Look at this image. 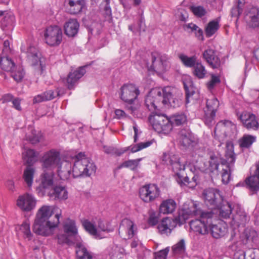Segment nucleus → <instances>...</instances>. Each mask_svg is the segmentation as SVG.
I'll return each mask as SVG.
<instances>
[{"mask_svg":"<svg viewBox=\"0 0 259 259\" xmlns=\"http://www.w3.org/2000/svg\"><path fill=\"white\" fill-rule=\"evenodd\" d=\"M182 93L178 89L167 86L162 90L159 89L151 90L146 96L145 105L151 113H159L158 108L160 103L165 107L177 108L182 104Z\"/></svg>","mask_w":259,"mask_h":259,"instance_id":"1","label":"nucleus"},{"mask_svg":"<svg viewBox=\"0 0 259 259\" xmlns=\"http://www.w3.org/2000/svg\"><path fill=\"white\" fill-rule=\"evenodd\" d=\"M62 210L54 206L44 205L37 210L32 227L34 233L43 236L52 235L60 224Z\"/></svg>","mask_w":259,"mask_h":259,"instance_id":"2","label":"nucleus"},{"mask_svg":"<svg viewBox=\"0 0 259 259\" xmlns=\"http://www.w3.org/2000/svg\"><path fill=\"white\" fill-rule=\"evenodd\" d=\"M96 166L93 161L86 157L84 153L75 155L73 166V177H90L95 173Z\"/></svg>","mask_w":259,"mask_h":259,"instance_id":"3","label":"nucleus"},{"mask_svg":"<svg viewBox=\"0 0 259 259\" xmlns=\"http://www.w3.org/2000/svg\"><path fill=\"white\" fill-rule=\"evenodd\" d=\"M226 147L225 163L221 165L222 170L220 172L222 182L224 184H227L230 180L231 173L234 170V164L236 160L233 143L231 141H227Z\"/></svg>","mask_w":259,"mask_h":259,"instance_id":"4","label":"nucleus"},{"mask_svg":"<svg viewBox=\"0 0 259 259\" xmlns=\"http://www.w3.org/2000/svg\"><path fill=\"white\" fill-rule=\"evenodd\" d=\"M120 91V98L126 103V108L132 114H135L138 106L134 103L140 94L138 88L133 84H125L121 87Z\"/></svg>","mask_w":259,"mask_h":259,"instance_id":"5","label":"nucleus"},{"mask_svg":"<svg viewBox=\"0 0 259 259\" xmlns=\"http://www.w3.org/2000/svg\"><path fill=\"white\" fill-rule=\"evenodd\" d=\"M148 121L153 130L158 133L168 134L172 131V125L168 118L163 114L159 113H151Z\"/></svg>","mask_w":259,"mask_h":259,"instance_id":"6","label":"nucleus"},{"mask_svg":"<svg viewBox=\"0 0 259 259\" xmlns=\"http://www.w3.org/2000/svg\"><path fill=\"white\" fill-rule=\"evenodd\" d=\"M213 216L211 211L203 213L200 219L192 220L190 223V229L198 235H206L209 233V226L211 225V219Z\"/></svg>","mask_w":259,"mask_h":259,"instance_id":"7","label":"nucleus"},{"mask_svg":"<svg viewBox=\"0 0 259 259\" xmlns=\"http://www.w3.org/2000/svg\"><path fill=\"white\" fill-rule=\"evenodd\" d=\"M41 161L44 169L53 171L62 162L60 153L57 150L51 149L44 153Z\"/></svg>","mask_w":259,"mask_h":259,"instance_id":"8","label":"nucleus"},{"mask_svg":"<svg viewBox=\"0 0 259 259\" xmlns=\"http://www.w3.org/2000/svg\"><path fill=\"white\" fill-rule=\"evenodd\" d=\"M62 30L58 26H50L45 29V41L51 47L59 46L62 41Z\"/></svg>","mask_w":259,"mask_h":259,"instance_id":"9","label":"nucleus"},{"mask_svg":"<svg viewBox=\"0 0 259 259\" xmlns=\"http://www.w3.org/2000/svg\"><path fill=\"white\" fill-rule=\"evenodd\" d=\"M162 158V161L166 164L171 166L172 170L175 173V179L177 181L179 176L184 177L181 172H184L185 169V164L180 161V159L177 155L172 153H164Z\"/></svg>","mask_w":259,"mask_h":259,"instance_id":"10","label":"nucleus"},{"mask_svg":"<svg viewBox=\"0 0 259 259\" xmlns=\"http://www.w3.org/2000/svg\"><path fill=\"white\" fill-rule=\"evenodd\" d=\"M21 49L26 54L27 59L31 65L34 67L38 66L42 73L45 66L42 64L41 54L38 49L31 45L26 48L24 44L22 45Z\"/></svg>","mask_w":259,"mask_h":259,"instance_id":"11","label":"nucleus"},{"mask_svg":"<svg viewBox=\"0 0 259 259\" xmlns=\"http://www.w3.org/2000/svg\"><path fill=\"white\" fill-rule=\"evenodd\" d=\"M203 197L205 204L212 209H216L224 200L220 191L213 188L205 190L203 193Z\"/></svg>","mask_w":259,"mask_h":259,"instance_id":"12","label":"nucleus"},{"mask_svg":"<svg viewBox=\"0 0 259 259\" xmlns=\"http://www.w3.org/2000/svg\"><path fill=\"white\" fill-rule=\"evenodd\" d=\"M237 115L245 128L248 130H259V118L255 114L250 112L243 111L238 113Z\"/></svg>","mask_w":259,"mask_h":259,"instance_id":"13","label":"nucleus"},{"mask_svg":"<svg viewBox=\"0 0 259 259\" xmlns=\"http://www.w3.org/2000/svg\"><path fill=\"white\" fill-rule=\"evenodd\" d=\"M160 195V190L155 184H148L142 186L139 190L140 198L145 202H153Z\"/></svg>","mask_w":259,"mask_h":259,"instance_id":"14","label":"nucleus"},{"mask_svg":"<svg viewBox=\"0 0 259 259\" xmlns=\"http://www.w3.org/2000/svg\"><path fill=\"white\" fill-rule=\"evenodd\" d=\"M153 143V141H148L145 142H141L131 145L124 149H117L112 147L104 146L103 149L105 153L110 154H115L120 156L126 151L130 150L132 153L137 152L142 149L150 146Z\"/></svg>","mask_w":259,"mask_h":259,"instance_id":"15","label":"nucleus"},{"mask_svg":"<svg viewBox=\"0 0 259 259\" xmlns=\"http://www.w3.org/2000/svg\"><path fill=\"white\" fill-rule=\"evenodd\" d=\"M168 59V56L165 54L161 55L156 52H152L151 69L159 73L164 72L166 70Z\"/></svg>","mask_w":259,"mask_h":259,"instance_id":"16","label":"nucleus"},{"mask_svg":"<svg viewBox=\"0 0 259 259\" xmlns=\"http://www.w3.org/2000/svg\"><path fill=\"white\" fill-rule=\"evenodd\" d=\"M54 172L53 171H45L41 176L40 183L37 189L38 193L44 195L48 194L53 185Z\"/></svg>","mask_w":259,"mask_h":259,"instance_id":"17","label":"nucleus"},{"mask_svg":"<svg viewBox=\"0 0 259 259\" xmlns=\"http://www.w3.org/2000/svg\"><path fill=\"white\" fill-rule=\"evenodd\" d=\"M202 55L203 59L210 67L213 69L221 67L222 62L215 49L208 48L203 52Z\"/></svg>","mask_w":259,"mask_h":259,"instance_id":"18","label":"nucleus"},{"mask_svg":"<svg viewBox=\"0 0 259 259\" xmlns=\"http://www.w3.org/2000/svg\"><path fill=\"white\" fill-rule=\"evenodd\" d=\"M137 232V225L133 221L128 219H124L121 221L119 228V233L121 236L125 233L127 238H131L135 237Z\"/></svg>","mask_w":259,"mask_h":259,"instance_id":"19","label":"nucleus"},{"mask_svg":"<svg viewBox=\"0 0 259 259\" xmlns=\"http://www.w3.org/2000/svg\"><path fill=\"white\" fill-rule=\"evenodd\" d=\"M36 200L34 196L28 193L20 196L17 200V205L22 210L30 211L36 205Z\"/></svg>","mask_w":259,"mask_h":259,"instance_id":"20","label":"nucleus"},{"mask_svg":"<svg viewBox=\"0 0 259 259\" xmlns=\"http://www.w3.org/2000/svg\"><path fill=\"white\" fill-rule=\"evenodd\" d=\"M182 211L183 214L186 215L185 219H187L190 216H200L202 213L207 212L202 211L199 207V203L194 201L185 203L183 205Z\"/></svg>","mask_w":259,"mask_h":259,"instance_id":"21","label":"nucleus"},{"mask_svg":"<svg viewBox=\"0 0 259 259\" xmlns=\"http://www.w3.org/2000/svg\"><path fill=\"white\" fill-rule=\"evenodd\" d=\"M57 174L60 179L68 180L73 177V167L68 161H62L57 166Z\"/></svg>","mask_w":259,"mask_h":259,"instance_id":"22","label":"nucleus"},{"mask_svg":"<svg viewBox=\"0 0 259 259\" xmlns=\"http://www.w3.org/2000/svg\"><path fill=\"white\" fill-rule=\"evenodd\" d=\"M82 225L84 230L94 238L101 239L104 238L102 233H100L97 229L96 220H84L82 221Z\"/></svg>","mask_w":259,"mask_h":259,"instance_id":"23","label":"nucleus"},{"mask_svg":"<svg viewBox=\"0 0 259 259\" xmlns=\"http://www.w3.org/2000/svg\"><path fill=\"white\" fill-rule=\"evenodd\" d=\"M209 233L215 238L224 236L227 233V225L225 222L220 221L217 224H213L211 219V225L209 226Z\"/></svg>","mask_w":259,"mask_h":259,"instance_id":"24","label":"nucleus"},{"mask_svg":"<svg viewBox=\"0 0 259 259\" xmlns=\"http://www.w3.org/2000/svg\"><path fill=\"white\" fill-rule=\"evenodd\" d=\"M0 23L3 30L12 29L15 23L13 13L9 11H0Z\"/></svg>","mask_w":259,"mask_h":259,"instance_id":"25","label":"nucleus"},{"mask_svg":"<svg viewBox=\"0 0 259 259\" xmlns=\"http://www.w3.org/2000/svg\"><path fill=\"white\" fill-rule=\"evenodd\" d=\"M68 194L65 187L57 186L48 192V195L54 200H64L68 198Z\"/></svg>","mask_w":259,"mask_h":259,"instance_id":"26","label":"nucleus"},{"mask_svg":"<svg viewBox=\"0 0 259 259\" xmlns=\"http://www.w3.org/2000/svg\"><path fill=\"white\" fill-rule=\"evenodd\" d=\"M79 24L75 19H70L64 24L65 34L69 37H74L78 33Z\"/></svg>","mask_w":259,"mask_h":259,"instance_id":"27","label":"nucleus"},{"mask_svg":"<svg viewBox=\"0 0 259 259\" xmlns=\"http://www.w3.org/2000/svg\"><path fill=\"white\" fill-rule=\"evenodd\" d=\"M183 82L186 92V102L188 104L190 102V99L195 93V88L190 76H184Z\"/></svg>","mask_w":259,"mask_h":259,"instance_id":"28","label":"nucleus"},{"mask_svg":"<svg viewBox=\"0 0 259 259\" xmlns=\"http://www.w3.org/2000/svg\"><path fill=\"white\" fill-rule=\"evenodd\" d=\"M85 73L84 67H80L78 69L73 72L70 73L67 79L68 88L71 89L75 83L80 79Z\"/></svg>","mask_w":259,"mask_h":259,"instance_id":"29","label":"nucleus"},{"mask_svg":"<svg viewBox=\"0 0 259 259\" xmlns=\"http://www.w3.org/2000/svg\"><path fill=\"white\" fill-rule=\"evenodd\" d=\"M179 141L182 145L187 147L195 142V138L189 131L182 130L179 133Z\"/></svg>","mask_w":259,"mask_h":259,"instance_id":"30","label":"nucleus"},{"mask_svg":"<svg viewBox=\"0 0 259 259\" xmlns=\"http://www.w3.org/2000/svg\"><path fill=\"white\" fill-rule=\"evenodd\" d=\"M69 12L76 14L80 12L85 7V0H67Z\"/></svg>","mask_w":259,"mask_h":259,"instance_id":"31","label":"nucleus"},{"mask_svg":"<svg viewBox=\"0 0 259 259\" xmlns=\"http://www.w3.org/2000/svg\"><path fill=\"white\" fill-rule=\"evenodd\" d=\"M247 19H249L250 25L252 27L259 26V9L256 7H252L246 14Z\"/></svg>","mask_w":259,"mask_h":259,"instance_id":"32","label":"nucleus"},{"mask_svg":"<svg viewBox=\"0 0 259 259\" xmlns=\"http://www.w3.org/2000/svg\"><path fill=\"white\" fill-rule=\"evenodd\" d=\"M246 184L252 191L256 192L259 190V164L257 165L255 174L246 180Z\"/></svg>","mask_w":259,"mask_h":259,"instance_id":"33","label":"nucleus"},{"mask_svg":"<svg viewBox=\"0 0 259 259\" xmlns=\"http://www.w3.org/2000/svg\"><path fill=\"white\" fill-rule=\"evenodd\" d=\"M204 167H198L201 171L205 172H213L214 171H218L219 163L218 159L213 156H211L210 159L204 162Z\"/></svg>","mask_w":259,"mask_h":259,"instance_id":"34","label":"nucleus"},{"mask_svg":"<svg viewBox=\"0 0 259 259\" xmlns=\"http://www.w3.org/2000/svg\"><path fill=\"white\" fill-rule=\"evenodd\" d=\"M176 203L172 199H168L162 201L159 207V211L163 214L172 213L176 209Z\"/></svg>","mask_w":259,"mask_h":259,"instance_id":"35","label":"nucleus"},{"mask_svg":"<svg viewBox=\"0 0 259 259\" xmlns=\"http://www.w3.org/2000/svg\"><path fill=\"white\" fill-rule=\"evenodd\" d=\"M248 221V217L246 212L242 209L239 208L233 215L231 224L232 225L240 226L244 225Z\"/></svg>","mask_w":259,"mask_h":259,"instance_id":"36","label":"nucleus"},{"mask_svg":"<svg viewBox=\"0 0 259 259\" xmlns=\"http://www.w3.org/2000/svg\"><path fill=\"white\" fill-rule=\"evenodd\" d=\"M198 181L199 177L196 174L194 175L191 181H189V179L187 176H179L177 179V182L181 187L186 186L191 189L194 188L197 186Z\"/></svg>","mask_w":259,"mask_h":259,"instance_id":"37","label":"nucleus"},{"mask_svg":"<svg viewBox=\"0 0 259 259\" xmlns=\"http://www.w3.org/2000/svg\"><path fill=\"white\" fill-rule=\"evenodd\" d=\"M227 128L226 126L222 122L218 123L214 128V138L218 139L220 142L219 146L221 145L228 136L226 133Z\"/></svg>","mask_w":259,"mask_h":259,"instance_id":"38","label":"nucleus"},{"mask_svg":"<svg viewBox=\"0 0 259 259\" xmlns=\"http://www.w3.org/2000/svg\"><path fill=\"white\" fill-rule=\"evenodd\" d=\"M63 228L64 232L73 237H77V229L74 220L67 219L64 224Z\"/></svg>","mask_w":259,"mask_h":259,"instance_id":"39","label":"nucleus"},{"mask_svg":"<svg viewBox=\"0 0 259 259\" xmlns=\"http://www.w3.org/2000/svg\"><path fill=\"white\" fill-rule=\"evenodd\" d=\"M76 247V253L77 259H93L92 253L88 250L82 243H77Z\"/></svg>","mask_w":259,"mask_h":259,"instance_id":"40","label":"nucleus"},{"mask_svg":"<svg viewBox=\"0 0 259 259\" xmlns=\"http://www.w3.org/2000/svg\"><path fill=\"white\" fill-rule=\"evenodd\" d=\"M256 139L254 136L245 134L238 141L239 146L242 149L249 148L256 141Z\"/></svg>","mask_w":259,"mask_h":259,"instance_id":"41","label":"nucleus"},{"mask_svg":"<svg viewBox=\"0 0 259 259\" xmlns=\"http://www.w3.org/2000/svg\"><path fill=\"white\" fill-rule=\"evenodd\" d=\"M159 232L161 234L168 235L171 233L173 229L171 226V220L166 218L162 220L161 222L157 226Z\"/></svg>","mask_w":259,"mask_h":259,"instance_id":"42","label":"nucleus"},{"mask_svg":"<svg viewBox=\"0 0 259 259\" xmlns=\"http://www.w3.org/2000/svg\"><path fill=\"white\" fill-rule=\"evenodd\" d=\"M220 209L219 215L223 219H228L230 217L232 213V208L230 203L223 200L222 204L217 207Z\"/></svg>","mask_w":259,"mask_h":259,"instance_id":"43","label":"nucleus"},{"mask_svg":"<svg viewBox=\"0 0 259 259\" xmlns=\"http://www.w3.org/2000/svg\"><path fill=\"white\" fill-rule=\"evenodd\" d=\"M220 28L219 21L214 20L208 22L205 28V35L207 37H210L214 34Z\"/></svg>","mask_w":259,"mask_h":259,"instance_id":"44","label":"nucleus"},{"mask_svg":"<svg viewBox=\"0 0 259 259\" xmlns=\"http://www.w3.org/2000/svg\"><path fill=\"white\" fill-rule=\"evenodd\" d=\"M179 58L183 65L187 67H194L197 62V58L195 55L189 57L184 54L179 55Z\"/></svg>","mask_w":259,"mask_h":259,"instance_id":"45","label":"nucleus"},{"mask_svg":"<svg viewBox=\"0 0 259 259\" xmlns=\"http://www.w3.org/2000/svg\"><path fill=\"white\" fill-rule=\"evenodd\" d=\"M187 116L184 113L175 114L168 118L172 127L173 125L179 126L184 124L187 121Z\"/></svg>","mask_w":259,"mask_h":259,"instance_id":"46","label":"nucleus"},{"mask_svg":"<svg viewBox=\"0 0 259 259\" xmlns=\"http://www.w3.org/2000/svg\"><path fill=\"white\" fill-rule=\"evenodd\" d=\"M97 229L102 233L103 232L109 233L113 231V229L109 221H103L101 219H96Z\"/></svg>","mask_w":259,"mask_h":259,"instance_id":"47","label":"nucleus"},{"mask_svg":"<svg viewBox=\"0 0 259 259\" xmlns=\"http://www.w3.org/2000/svg\"><path fill=\"white\" fill-rule=\"evenodd\" d=\"M0 66L3 70L11 72L15 67V64L11 58L8 57H1Z\"/></svg>","mask_w":259,"mask_h":259,"instance_id":"48","label":"nucleus"},{"mask_svg":"<svg viewBox=\"0 0 259 259\" xmlns=\"http://www.w3.org/2000/svg\"><path fill=\"white\" fill-rule=\"evenodd\" d=\"M37 153L33 149H28L24 150L22 153V157L25 162L30 165L35 161Z\"/></svg>","mask_w":259,"mask_h":259,"instance_id":"49","label":"nucleus"},{"mask_svg":"<svg viewBox=\"0 0 259 259\" xmlns=\"http://www.w3.org/2000/svg\"><path fill=\"white\" fill-rule=\"evenodd\" d=\"M25 75V71L22 66H15L11 71V76L17 82H20Z\"/></svg>","mask_w":259,"mask_h":259,"instance_id":"50","label":"nucleus"},{"mask_svg":"<svg viewBox=\"0 0 259 259\" xmlns=\"http://www.w3.org/2000/svg\"><path fill=\"white\" fill-rule=\"evenodd\" d=\"M34 169L30 166H27L24 171L23 178L28 187H31L33 183Z\"/></svg>","mask_w":259,"mask_h":259,"instance_id":"51","label":"nucleus"},{"mask_svg":"<svg viewBox=\"0 0 259 259\" xmlns=\"http://www.w3.org/2000/svg\"><path fill=\"white\" fill-rule=\"evenodd\" d=\"M172 251L175 255H182L186 252V243L184 239H181L172 247Z\"/></svg>","mask_w":259,"mask_h":259,"instance_id":"52","label":"nucleus"},{"mask_svg":"<svg viewBox=\"0 0 259 259\" xmlns=\"http://www.w3.org/2000/svg\"><path fill=\"white\" fill-rule=\"evenodd\" d=\"M19 233L22 234L25 239L31 240L33 235L30 231L29 223L27 222H23L19 227Z\"/></svg>","mask_w":259,"mask_h":259,"instance_id":"53","label":"nucleus"},{"mask_svg":"<svg viewBox=\"0 0 259 259\" xmlns=\"http://www.w3.org/2000/svg\"><path fill=\"white\" fill-rule=\"evenodd\" d=\"M194 75L199 79L204 78L207 73L205 66L200 62H198L193 67Z\"/></svg>","mask_w":259,"mask_h":259,"instance_id":"54","label":"nucleus"},{"mask_svg":"<svg viewBox=\"0 0 259 259\" xmlns=\"http://www.w3.org/2000/svg\"><path fill=\"white\" fill-rule=\"evenodd\" d=\"M109 4L110 0H104L101 5L105 19L108 21H110L112 19V11Z\"/></svg>","mask_w":259,"mask_h":259,"instance_id":"55","label":"nucleus"},{"mask_svg":"<svg viewBox=\"0 0 259 259\" xmlns=\"http://www.w3.org/2000/svg\"><path fill=\"white\" fill-rule=\"evenodd\" d=\"M141 160L142 158H138L125 161L121 163V164L119 166V168H121L122 167H126L130 168L132 170H135L137 169Z\"/></svg>","mask_w":259,"mask_h":259,"instance_id":"56","label":"nucleus"},{"mask_svg":"<svg viewBox=\"0 0 259 259\" xmlns=\"http://www.w3.org/2000/svg\"><path fill=\"white\" fill-rule=\"evenodd\" d=\"M219 106V102L218 99L213 97L207 99L206 101V109L208 111L215 112Z\"/></svg>","mask_w":259,"mask_h":259,"instance_id":"57","label":"nucleus"},{"mask_svg":"<svg viewBox=\"0 0 259 259\" xmlns=\"http://www.w3.org/2000/svg\"><path fill=\"white\" fill-rule=\"evenodd\" d=\"M73 237L70 235L59 234L57 236L58 242L60 244H66L71 245L75 243V241L72 240Z\"/></svg>","mask_w":259,"mask_h":259,"instance_id":"58","label":"nucleus"},{"mask_svg":"<svg viewBox=\"0 0 259 259\" xmlns=\"http://www.w3.org/2000/svg\"><path fill=\"white\" fill-rule=\"evenodd\" d=\"M42 137V134L39 131L32 130L31 133L26 136L27 140L32 144L38 143Z\"/></svg>","mask_w":259,"mask_h":259,"instance_id":"59","label":"nucleus"},{"mask_svg":"<svg viewBox=\"0 0 259 259\" xmlns=\"http://www.w3.org/2000/svg\"><path fill=\"white\" fill-rule=\"evenodd\" d=\"M190 10L193 14L198 18H201L205 15L206 11L204 8L201 6H192Z\"/></svg>","mask_w":259,"mask_h":259,"instance_id":"60","label":"nucleus"},{"mask_svg":"<svg viewBox=\"0 0 259 259\" xmlns=\"http://www.w3.org/2000/svg\"><path fill=\"white\" fill-rule=\"evenodd\" d=\"M215 116V112L204 110V114L203 117V120L205 124L210 126L213 121Z\"/></svg>","mask_w":259,"mask_h":259,"instance_id":"61","label":"nucleus"},{"mask_svg":"<svg viewBox=\"0 0 259 259\" xmlns=\"http://www.w3.org/2000/svg\"><path fill=\"white\" fill-rule=\"evenodd\" d=\"M243 4L240 2H238V5L232 8L231 12L232 17H238L240 14L242 12Z\"/></svg>","mask_w":259,"mask_h":259,"instance_id":"62","label":"nucleus"},{"mask_svg":"<svg viewBox=\"0 0 259 259\" xmlns=\"http://www.w3.org/2000/svg\"><path fill=\"white\" fill-rule=\"evenodd\" d=\"M220 77L214 74L211 76V80L207 83V88L209 90L212 89L218 83L220 82Z\"/></svg>","mask_w":259,"mask_h":259,"instance_id":"63","label":"nucleus"},{"mask_svg":"<svg viewBox=\"0 0 259 259\" xmlns=\"http://www.w3.org/2000/svg\"><path fill=\"white\" fill-rule=\"evenodd\" d=\"M168 252L169 249L168 248L160 250L156 253L155 259H166Z\"/></svg>","mask_w":259,"mask_h":259,"instance_id":"64","label":"nucleus"}]
</instances>
